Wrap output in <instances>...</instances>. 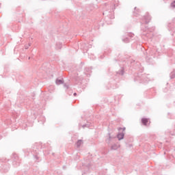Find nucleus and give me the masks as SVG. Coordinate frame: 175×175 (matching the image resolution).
Instances as JSON below:
<instances>
[{
  "label": "nucleus",
  "instance_id": "7ed1b4c3",
  "mask_svg": "<svg viewBox=\"0 0 175 175\" xmlns=\"http://www.w3.org/2000/svg\"><path fill=\"white\" fill-rule=\"evenodd\" d=\"M81 144H83V141H81V140L78 141L77 143V146L78 147H79V146H81Z\"/></svg>",
  "mask_w": 175,
  "mask_h": 175
},
{
  "label": "nucleus",
  "instance_id": "423d86ee",
  "mask_svg": "<svg viewBox=\"0 0 175 175\" xmlns=\"http://www.w3.org/2000/svg\"><path fill=\"white\" fill-rule=\"evenodd\" d=\"M74 95L76 96L77 95L76 93H75Z\"/></svg>",
  "mask_w": 175,
  "mask_h": 175
},
{
  "label": "nucleus",
  "instance_id": "f257e3e1",
  "mask_svg": "<svg viewBox=\"0 0 175 175\" xmlns=\"http://www.w3.org/2000/svg\"><path fill=\"white\" fill-rule=\"evenodd\" d=\"M142 122L144 125H147V124L148 123V119L142 118Z\"/></svg>",
  "mask_w": 175,
  "mask_h": 175
},
{
  "label": "nucleus",
  "instance_id": "39448f33",
  "mask_svg": "<svg viewBox=\"0 0 175 175\" xmlns=\"http://www.w3.org/2000/svg\"><path fill=\"white\" fill-rule=\"evenodd\" d=\"M172 6L173 8H175V1H174V2L172 3Z\"/></svg>",
  "mask_w": 175,
  "mask_h": 175
},
{
  "label": "nucleus",
  "instance_id": "f03ea898",
  "mask_svg": "<svg viewBox=\"0 0 175 175\" xmlns=\"http://www.w3.org/2000/svg\"><path fill=\"white\" fill-rule=\"evenodd\" d=\"M118 138L119 140H122V139H124V134L123 133L118 134Z\"/></svg>",
  "mask_w": 175,
  "mask_h": 175
},
{
  "label": "nucleus",
  "instance_id": "20e7f679",
  "mask_svg": "<svg viewBox=\"0 0 175 175\" xmlns=\"http://www.w3.org/2000/svg\"><path fill=\"white\" fill-rule=\"evenodd\" d=\"M56 84H57V85L62 84V81H61V80H57V81H56Z\"/></svg>",
  "mask_w": 175,
  "mask_h": 175
}]
</instances>
